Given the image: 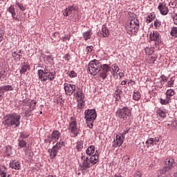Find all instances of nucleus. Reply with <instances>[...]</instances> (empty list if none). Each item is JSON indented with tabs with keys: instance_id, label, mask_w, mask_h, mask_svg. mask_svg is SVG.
Segmentation results:
<instances>
[{
	"instance_id": "2eb2a0df",
	"label": "nucleus",
	"mask_w": 177,
	"mask_h": 177,
	"mask_svg": "<svg viewBox=\"0 0 177 177\" xmlns=\"http://www.w3.org/2000/svg\"><path fill=\"white\" fill-rule=\"evenodd\" d=\"M78 10V7H77L76 6H68L67 8H66V10L64 11V16H70V15H71V13H75V12H77V10Z\"/></svg>"
},
{
	"instance_id": "c03bdc74",
	"label": "nucleus",
	"mask_w": 177,
	"mask_h": 177,
	"mask_svg": "<svg viewBox=\"0 0 177 177\" xmlns=\"http://www.w3.org/2000/svg\"><path fill=\"white\" fill-rule=\"evenodd\" d=\"M36 104H37V102L34 100H31L29 105L30 111H32V110H34V109H35Z\"/></svg>"
},
{
	"instance_id": "a19ab883",
	"label": "nucleus",
	"mask_w": 177,
	"mask_h": 177,
	"mask_svg": "<svg viewBox=\"0 0 177 177\" xmlns=\"http://www.w3.org/2000/svg\"><path fill=\"white\" fill-rule=\"evenodd\" d=\"M93 51V46H87L86 47V53H87V55H92Z\"/></svg>"
},
{
	"instance_id": "e433bc0d",
	"label": "nucleus",
	"mask_w": 177,
	"mask_h": 177,
	"mask_svg": "<svg viewBox=\"0 0 177 177\" xmlns=\"http://www.w3.org/2000/svg\"><path fill=\"white\" fill-rule=\"evenodd\" d=\"M19 138L20 139H28V138H30V134L26 133V131H22L19 133Z\"/></svg>"
},
{
	"instance_id": "f3484780",
	"label": "nucleus",
	"mask_w": 177,
	"mask_h": 177,
	"mask_svg": "<svg viewBox=\"0 0 177 177\" xmlns=\"http://www.w3.org/2000/svg\"><path fill=\"white\" fill-rule=\"evenodd\" d=\"M14 89L13 86L7 84L0 86V93H5V92H12V91H14Z\"/></svg>"
},
{
	"instance_id": "a18cd8bd",
	"label": "nucleus",
	"mask_w": 177,
	"mask_h": 177,
	"mask_svg": "<svg viewBox=\"0 0 177 177\" xmlns=\"http://www.w3.org/2000/svg\"><path fill=\"white\" fill-rule=\"evenodd\" d=\"M169 6H170V8H172L173 9H175V8H176V1L171 0L169 3Z\"/></svg>"
},
{
	"instance_id": "79ce46f5",
	"label": "nucleus",
	"mask_w": 177,
	"mask_h": 177,
	"mask_svg": "<svg viewBox=\"0 0 177 177\" xmlns=\"http://www.w3.org/2000/svg\"><path fill=\"white\" fill-rule=\"evenodd\" d=\"M67 74L70 78H75L77 75V73L74 71H69L67 73Z\"/></svg>"
},
{
	"instance_id": "680f3d73",
	"label": "nucleus",
	"mask_w": 177,
	"mask_h": 177,
	"mask_svg": "<svg viewBox=\"0 0 177 177\" xmlns=\"http://www.w3.org/2000/svg\"><path fill=\"white\" fill-rule=\"evenodd\" d=\"M158 142H160V137H155L153 138V142L155 143V145H157Z\"/></svg>"
},
{
	"instance_id": "5701e85b",
	"label": "nucleus",
	"mask_w": 177,
	"mask_h": 177,
	"mask_svg": "<svg viewBox=\"0 0 177 177\" xmlns=\"http://www.w3.org/2000/svg\"><path fill=\"white\" fill-rule=\"evenodd\" d=\"M50 157L51 160H53V158H56V156H57V153H59V151L57 149H55V148H51L48 150Z\"/></svg>"
},
{
	"instance_id": "dca6fc26",
	"label": "nucleus",
	"mask_w": 177,
	"mask_h": 177,
	"mask_svg": "<svg viewBox=\"0 0 177 177\" xmlns=\"http://www.w3.org/2000/svg\"><path fill=\"white\" fill-rule=\"evenodd\" d=\"M73 96L77 98V100H85V94H84L81 88H79L76 92H75Z\"/></svg>"
},
{
	"instance_id": "774afa93",
	"label": "nucleus",
	"mask_w": 177,
	"mask_h": 177,
	"mask_svg": "<svg viewBox=\"0 0 177 177\" xmlns=\"http://www.w3.org/2000/svg\"><path fill=\"white\" fill-rule=\"evenodd\" d=\"M115 177H122V176L121 175V174H116L115 175Z\"/></svg>"
},
{
	"instance_id": "4c0bfd02",
	"label": "nucleus",
	"mask_w": 177,
	"mask_h": 177,
	"mask_svg": "<svg viewBox=\"0 0 177 177\" xmlns=\"http://www.w3.org/2000/svg\"><path fill=\"white\" fill-rule=\"evenodd\" d=\"M19 144L18 145L19 147H21V149H24V147H27V142L24 140H18Z\"/></svg>"
},
{
	"instance_id": "5fc2aeb1",
	"label": "nucleus",
	"mask_w": 177,
	"mask_h": 177,
	"mask_svg": "<svg viewBox=\"0 0 177 177\" xmlns=\"http://www.w3.org/2000/svg\"><path fill=\"white\" fill-rule=\"evenodd\" d=\"M174 82H175V79H174V77H171V78L170 79V81H169V82H167V86H168L169 87L172 86V85H174Z\"/></svg>"
},
{
	"instance_id": "b1692460",
	"label": "nucleus",
	"mask_w": 177,
	"mask_h": 177,
	"mask_svg": "<svg viewBox=\"0 0 177 177\" xmlns=\"http://www.w3.org/2000/svg\"><path fill=\"white\" fill-rule=\"evenodd\" d=\"M121 95H122V91L117 88L114 93V97L115 98L116 102L121 100Z\"/></svg>"
},
{
	"instance_id": "a211bd4d",
	"label": "nucleus",
	"mask_w": 177,
	"mask_h": 177,
	"mask_svg": "<svg viewBox=\"0 0 177 177\" xmlns=\"http://www.w3.org/2000/svg\"><path fill=\"white\" fill-rule=\"evenodd\" d=\"M10 168H12V169H16L17 171H19L20 168H21V166L20 165V162L12 160L10 162Z\"/></svg>"
},
{
	"instance_id": "f257e3e1",
	"label": "nucleus",
	"mask_w": 177,
	"mask_h": 177,
	"mask_svg": "<svg viewBox=\"0 0 177 177\" xmlns=\"http://www.w3.org/2000/svg\"><path fill=\"white\" fill-rule=\"evenodd\" d=\"M82 162L80 164V169L82 174L86 172V169H89L91 167H93L95 164L99 162V153L95 151V153L90 157L86 156L84 153L81 156Z\"/></svg>"
},
{
	"instance_id": "20e7f679",
	"label": "nucleus",
	"mask_w": 177,
	"mask_h": 177,
	"mask_svg": "<svg viewBox=\"0 0 177 177\" xmlns=\"http://www.w3.org/2000/svg\"><path fill=\"white\" fill-rule=\"evenodd\" d=\"M131 113H132L131 109L128 106H124L116 111L115 115L119 118V120H121L122 121H127V120L131 117Z\"/></svg>"
},
{
	"instance_id": "39448f33",
	"label": "nucleus",
	"mask_w": 177,
	"mask_h": 177,
	"mask_svg": "<svg viewBox=\"0 0 177 177\" xmlns=\"http://www.w3.org/2000/svg\"><path fill=\"white\" fill-rule=\"evenodd\" d=\"M139 19H131L126 26V31L129 35H136L139 30Z\"/></svg>"
},
{
	"instance_id": "3c124183",
	"label": "nucleus",
	"mask_w": 177,
	"mask_h": 177,
	"mask_svg": "<svg viewBox=\"0 0 177 177\" xmlns=\"http://www.w3.org/2000/svg\"><path fill=\"white\" fill-rule=\"evenodd\" d=\"M45 59L48 62V63H53V57L52 55H46Z\"/></svg>"
},
{
	"instance_id": "09e8293b",
	"label": "nucleus",
	"mask_w": 177,
	"mask_h": 177,
	"mask_svg": "<svg viewBox=\"0 0 177 177\" xmlns=\"http://www.w3.org/2000/svg\"><path fill=\"white\" fill-rule=\"evenodd\" d=\"M16 5H17L18 8L20 9V10H21L22 12H24V10H26V7H24V6H23V4L19 3V1L16 2Z\"/></svg>"
},
{
	"instance_id": "a878e982",
	"label": "nucleus",
	"mask_w": 177,
	"mask_h": 177,
	"mask_svg": "<svg viewBox=\"0 0 177 177\" xmlns=\"http://www.w3.org/2000/svg\"><path fill=\"white\" fill-rule=\"evenodd\" d=\"M82 35L84 41H88V39H91V37H92V30L89 29L88 30L84 32Z\"/></svg>"
},
{
	"instance_id": "c756f323",
	"label": "nucleus",
	"mask_w": 177,
	"mask_h": 177,
	"mask_svg": "<svg viewBox=\"0 0 177 177\" xmlns=\"http://www.w3.org/2000/svg\"><path fill=\"white\" fill-rule=\"evenodd\" d=\"M77 110H82L85 107V100H77Z\"/></svg>"
},
{
	"instance_id": "864d4df0",
	"label": "nucleus",
	"mask_w": 177,
	"mask_h": 177,
	"mask_svg": "<svg viewBox=\"0 0 177 177\" xmlns=\"http://www.w3.org/2000/svg\"><path fill=\"white\" fill-rule=\"evenodd\" d=\"M5 35V32L3 30L0 29V44L3 41V35Z\"/></svg>"
},
{
	"instance_id": "423d86ee",
	"label": "nucleus",
	"mask_w": 177,
	"mask_h": 177,
	"mask_svg": "<svg viewBox=\"0 0 177 177\" xmlns=\"http://www.w3.org/2000/svg\"><path fill=\"white\" fill-rule=\"evenodd\" d=\"M73 117L71 118V121L69 122L68 130L73 133L74 138H77L80 135V128H78L77 120H73Z\"/></svg>"
},
{
	"instance_id": "72a5a7b5",
	"label": "nucleus",
	"mask_w": 177,
	"mask_h": 177,
	"mask_svg": "<svg viewBox=\"0 0 177 177\" xmlns=\"http://www.w3.org/2000/svg\"><path fill=\"white\" fill-rule=\"evenodd\" d=\"M6 167L5 166L0 167V177H7Z\"/></svg>"
},
{
	"instance_id": "052dcab7",
	"label": "nucleus",
	"mask_w": 177,
	"mask_h": 177,
	"mask_svg": "<svg viewBox=\"0 0 177 177\" xmlns=\"http://www.w3.org/2000/svg\"><path fill=\"white\" fill-rule=\"evenodd\" d=\"M87 127L90 128V129H92L93 128V122H86Z\"/></svg>"
},
{
	"instance_id": "ddd939ff",
	"label": "nucleus",
	"mask_w": 177,
	"mask_h": 177,
	"mask_svg": "<svg viewBox=\"0 0 177 177\" xmlns=\"http://www.w3.org/2000/svg\"><path fill=\"white\" fill-rule=\"evenodd\" d=\"M158 10H159L160 15H162L163 16H166V15H168V12H169V9L167 7V3H165V2L158 3Z\"/></svg>"
},
{
	"instance_id": "f03ea898",
	"label": "nucleus",
	"mask_w": 177,
	"mask_h": 177,
	"mask_svg": "<svg viewBox=\"0 0 177 177\" xmlns=\"http://www.w3.org/2000/svg\"><path fill=\"white\" fill-rule=\"evenodd\" d=\"M20 120H21V115L17 113H9L4 117L3 124L6 127L18 128V127H20Z\"/></svg>"
},
{
	"instance_id": "c9c22d12",
	"label": "nucleus",
	"mask_w": 177,
	"mask_h": 177,
	"mask_svg": "<svg viewBox=\"0 0 177 177\" xmlns=\"http://www.w3.org/2000/svg\"><path fill=\"white\" fill-rule=\"evenodd\" d=\"M145 51L146 55H147L148 56H151V55H153L154 53V50L153 49V48L147 47L145 48Z\"/></svg>"
},
{
	"instance_id": "6e6d98bb",
	"label": "nucleus",
	"mask_w": 177,
	"mask_h": 177,
	"mask_svg": "<svg viewBox=\"0 0 177 177\" xmlns=\"http://www.w3.org/2000/svg\"><path fill=\"white\" fill-rule=\"evenodd\" d=\"M160 78L161 82H167V81H168V77L165 76V75H162Z\"/></svg>"
},
{
	"instance_id": "bb28decb",
	"label": "nucleus",
	"mask_w": 177,
	"mask_h": 177,
	"mask_svg": "<svg viewBox=\"0 0 177 177\" xmlns=\"http://www.w3.org/2000/svg\"><path fill=\"white\" fill-rule=\"evenodd\" d=\"M11 53L15 60H17V62H20V60H21V55H20L19 53H17L16 50H12Z\"/></svg>"
},
{
	"instance_id": "0e129e2a",
	"label": "nucleus",
	"mask_w": 177,
	"mask_h": 177,
	"mask_svg": "<svg viewBox=\"0 0 177 177\" xmlns=\"http://www.w3.org/2000/svg\"><path fill=\"white\" fill-rule=\"evenodd\" d=\"M65 59H66V60H67V62H68V60H70V59H71V56L70 55V53H67L65 55Z\"/></svg>"
},
{
	"instance_id": "4d7b16f0",
	"label": "nucleus",
	"mask_w": 177,
	"mask_h": 177,
	"mask_svg": "<svg viewBox=\"0 0 177 177\" xmlns=\"http://www.w3.org/2000/svg\"><path fill=\"white\" fill-rule=\"evenodd\" d=\"M7 10L8 12H9V13H13L14 12H15V6H10Z\"/></svg>"
},
{
	"instance_id": "ea45409f",
	"label": "nucleus",
	"mask_w": 177,
	"mask_h": 177,
	"mask_svg": "<svg viewBox=\"0 0 177 177\" xmlns=\"http://www.w3.org/2000/svg\"><path fill=\"white\" fill-rule=\"evenodd\" d=\"M170 35H171V37H175V38H177V27H173L171 28Z\"/></svg>"
},
{
	"instance_id": "49530a36",
	"label": "nucleus",
	"mask_w": 177,
	"mask_h": 177,
	"mask_svg": "<svg viewBox=\"0 0 177 177\" xmlns=\"http://www.w3.org/2000/svg\"><path fill=\"white\" fill-rule=\"evenodd\" d=\"M146 145H148L149 146H151V145H155L154 143V138H149L146 142H145Z\"/></svg>"
},
{
	"instance_id": "412c9836",
	"label": "nucleus",
	"mask_w": 177,
	"mask_h": 177,
	"mask_svg": "<svg viewBox=\"0 0 177 177\" xmlns=\"http://www.w3.org/2000/svg\"><path fill=\"white\" fill-rule=\"evenodd\" d=\"M86 154H87V156H90L91 157H92V156H95V154H96V151H95V146H89L88 149H86Z\"/></svg>"
},
{
	"instance_id": "6e6552de",
	"label": "nucleus",
	"mask_w": 177,
	"mask_h": 177,
	"mask_svg": "<svg viewBox=\"0 0 177 177\" xmlns=\"http://www.w3.org/2000/svg\"><path fill=\"white\" fill-rule=\"evenodd\" d=\"M38 78L41 82H46V81H55L56 78V73L50 72L48 73H46L45 75H41V76H39Z\"/></svg>"
},
{
	"instance_id": "8fccbe9b",
	"label": "nucleus",
	"mask_w": 177,
	"mask_h": 177,
	"mask_svg": "<svg viewBox=\"0 0 177 177\" xmlns=\"http://www.w3.org/2000/svg\"><path fill=\"white\" fill-rule=\"evenodd\" d=\"M129 16L131 20H138V18H136V15L132 12H129Z\"/></svg>"
},
{
	"instance_id": "f8f14e48",
	"label": "nucleus",
	"mask_w": 177,
	"mask_h": 177,
	"mask_svg": "<svg viewBox=\"0 0 177 177\" xmlns=\"http://www.w3.org/2000/svg\"><path fill=\"white\" fill-rule=\"evenodd\" d=\"M149 39L150 41H154L156 45H160V44H161V40H160V32L157 30H153L150 32Z\"/></svg>"
},
{
	"instance_id": "37998d69",
	"label": "nucleus",
	"mask_w": 177,
	"mask_h": 177,
	"mask_svg": "<svg viewBox=\"0 0 177 177\" xmlns=\"http://www.w3.org/2000/svg\"><path fill=\"white\" fill-rule=\"evenodd\" d=\"M169 100H171L168 99L167 97H166V99L160 98V103L161 104L167 105V104H168V103H169Z\"/></svg>"
},
{
	"instance_id": "58836bf2",
	"label": "nucleus",
	"mask_w": 177,
	"mask_h": 177,
	"mask_svg": "<svg viewBox=\"0 0 177 177\" xmlns=\"http://www.w3.org/2000/svg\"><path fill=\"white\" fill-rule=\"evenodd\" d=\"M133 100H140V93L139 91H136L133 92Z\"/></svg>"
},
{
	"instance_id": "bf43d9fd",
	"label": "nucleus",
	"mask_w": 177,
	"mask_h": 177,
	"mask_svg": "<svg viewBox=\"0 0 177 177\" xmlns=\"http://www.w3.org/2000/svg\"><path fill=\"white\" fill-rule=\"evenodd\" d=\"M11 15L12 19H14L15 20H19V17H17V15H16V11H15L14 12H11Z\"/></svg>"
},
{
	"instance_id": "aec40b11",
	"label": "nucleus",
	"mask_w": 177,
	"mask_h": 177,
	"mask_svg": "<svg viewBox=\"0 0 177 177\" xmlns=\"http://www.w3.org/2000/svg\"><path fill=\"white\" fill-rule=\"evenodd\" d=\"M156 113L160 118H165L167 117V109H165L159 108L156 110Z\"/></svg>"
},
{
	"instance_id": "6ab92c4d",
	"label": "nucleus",
	"mask_w": 177,
	"mask_h": 177,
	"mask_svg": "<svg viewBox=\"0 0 177 177\" xmlns=\"http://www.w3.org/2000/svg\"><path fill=\"white\" fill-rule=\"evenodd\" d=\"M168 171H170L169 167H164L163 169H159L157 171V176L165 177V176H162V175H165L168 174Z\"/></svg>"
},
{
	"instance_id": "c85d7f7f",
	"label": "nucleus",
	"mask_w": 177,
	"mask_h": 177,
	"mask_svg": "<svg viewBox=\"0 0 177 177\" xmlns=\"http://www.w3.org/2000/svg\"><path fill=\"white\" fill-rule=\"evenodd\" d=\"M156 19V14L154 12H150L148 14L147 18V23H151L153 20Z\"/></svg>"
},
{
	"instance_id": "7ed1b4c3",
	"label": "nucleus",
	"mask_w": 177,
	"mask_h": 177,
	"mask_svg": "<svg viewBox=\"0 0 177 177\" xmlns=\"http://www.w3.org/2000/svg\"><path fill=\"white\" fill-rule=\"evenodd\" d=\"M102 70V63L97 59L90 61L87 66V71L91 75H96Z\"/></svg>"
},
{
	"instance_id": "13d9d810",
	"label": "nucleus",
	"mask_w": 177,
	"mask_h": 177,
	"mask_svg": "<svg viewBox=\"0 0 177 177\" xmlns=\"http://www.w3.org/2000/svg\"><path fill=\"white\" fill-rule=\"evenodd\" d=\"M112 68L113 70H116L117 72H119L120 71V66H118V65H117V64H114L112 65Z\"/></svg>"
},
{
	"instance_id": "338daca9",
	"label": "nucleus",
	"mask_w": 177,
	"mask_h": 177,
	"mask_svg": "<svg viewBox=\"0 0 177 177\" xmlns=\"http://www.w3.org/2000/svg\"><path fill=\"white\" fill-rule=\"evenodd\" d=\"M10 149H9V148H6V156H10V154H12V153L10 152V151H9Z\"/></svg>"
},
{
	"instance_id": "7c9ffc66",
	"label": "nucleus",
	"mask_w": 177,
	"mask_h": 177,
	"mask_svg": "<svg viewBox=\"0 0 177 177\" xmlns=\"http://www.w3.org/2000/svg\"><path fill=\"white\" fill-rule=\"evenodd\" d=\"M28 70H30V65L28 64L22 65L19 71V73L20 74H24L27 73Z\"/></svg>"
},
{
	"instance_id": "de8ad7c7",
	"label": "nucleus",
	"mask_w": 177,
	"mask_h": 177,
	"mask_svg": "<svg viewBox=\"0 0 177 177\" xmlns=\"http://www.w3.org/2000/svg\"><path fill=\"white\" fill-rule=\"evenodd\" d=\"M153 26L156 27V28H160V27H161V21H160L158 19H156Z\"/></svg>"
},
{
	"instance_id": "473e14b6",
	"label": "nucleus",
	"mask_w": 177,
	"mask_h": 177,
	"mask_svg": "<svg viewBox=\"0 0 177 177\" xmlns=\"http://www.w3.org/2000/svg\"><path fill=\"white\" fill-rule=\"evenodd\" d=\"M84 149V141H78L76 144V150L77 151H81Z\"/></svg>"
},
{
	"instance_id": "2f4dec72",
	"label": "nucleus",
	"mask_w": 177,
	"mask_h": 177,
	"mask_svg": "<svg viewBox=\"0 0 177 177\" xmlns=\"http://www.w3.org/2000/svg\"><path fill=\"white\" fill-rule=\"evenodd\" d=\"M174 158L166 159L165 164H166L167 167H165L170 168V170H171V167H172V165H174Z\"/></svg>"
},
{
	"instance_id": "1a4fd4ad",
	"label": "nucleus",
	"mask_w": 177,
	"mask_h": 177,
	"mask_svg": "<svg viewBox=\"0 0 177 177\" xmlns=\"http://www.w3.org/2000/svg\"><path fill=\"white\" fill-rule=\"evenodd\" d=\"M61 135L62 134L60 133V131L57 130L53 131L50 135H49L48 137V140L49 143H52V142H54L53 145H55V143H56V142H57V140L60 139Z\"/></svg>"
},
{
	"instance_id": "69168bd1",
	"label": "nucleus",
	"mask_w": 177,
	"mask_h": 177,
	"mask_svg": "<svg viewBox=\"0 0 177 177\" xmlns=\"http://www.w3.org/2000/svg\"><path fill=\"white\" fill-rule=\"evenodd\" d=\"M128 133V131L124 130L123 133L122 134H119L120 136H123V138H125V135Z\"/></svg>"
},
{
	"instance_id": "9d476101",
	"label": "nucleus",
	"mask_w": 177,
	"mask_h": 177,
	"mask_svg": "<svg viewBox=\"0 0 177 177\" xmlns=\"http://www.w3.org/2000/svg\"><path fill=\"white\" fill-rule=\"evenodd\" d=\"M100 71H101L100 73V78H102L103 80H106L110 71V66H109V64H102Z\"/></svg>"
},
{
	"instance_id": "4be33fe9",
	"label": "nucleus",
	"mask_w": 177,
	"mask_h": 177,
	"mask_svg": "<svg viewBox=\"0 0 177 177\" xmlns=\"http://www.w3.org/2000/svg\"><path fill=\"white\" fill-rule=\"evenodd\" d=\"M48 73H50V71L49 70V67L45 66L44 70L39 69L37 71V77H41L42 75H44L45 74H48Z\"/></svg>"
},
{
	"instance_id": "4468645a",
	"label": "nucleus",
	"mask_w": 177,
	"mask_h": 177,
	"mask_svg": "<svg viewBox=\"0 0 177 177\" xmlns=\"http://www.w3.org/2000/svg\"><path fill=\"white\" fill-rule=\"evenodd\" d=\"M124 140H125V137L120 135H116L115 139L113 140V146H114V147H120L122 146Z\"/></svg>"
},
{
	"instance_id": "f704fd0d",
	"label": "nucleus",
	"mask_w": 177,
	"mask_h": 177,
	"mask_svg": "<svg viewBox=\"0 0 177 177\" xmlns=\"http://www.w3.org/2000/svg\"><path fill=\"white\" fill-rule=\"evenodd\" d=\"M175 95V91L172 89H169L166 92V97L167 99H170L171 100V96H174Z\"/></svg>"
},
{
	"instance_id": "e2e57ef3",
	"label": "nucleus",
	"mask_w": 177,
	"mask_h": 177,
	"mask_svg": "<svg viewBox=\"0 0 177 177\" xmlns=\"http://www.w3.org/2000/svg\"><path fill=\"white\" fill-rule=\"evenodd\" d=\"M134 177H142V173L140 171L136 172Z\"/></svg>"
},
{
	"instance_id": "9b49d317",
	"label": "nucleus",
	"mask_w": 177,
	"mask_h": 177,
	"mask_svg": "<svg viewBox=\"0 0 177 177\" xmlns=\"http://www.w3.org/2000/svg\"><path fill=\"white\" fill-rule=\"evenodd\" d=\"M64 86L65 93L68 96H71L73 93H75L76 86L75 84L64 83Z\"/></svg>"
},
{
	"instance_id": "393cba45",
	"label": "nucleus",
	"mask_w": 177,
	"mask_h": 177,
	"mask_svg": "<svg viewBox=\"0 0 177 177\" xmlns=\"http://www.w3.org/2000/svg\"><path fill=\"white\" fill-rule=\"evenodd\" d=\"M102 34L104 38H107L109 37V35H110V31H109V28H107L106 25H102Z\"/></svg>"
},
{
	"instance_id": "0eeeda50",
	"label": "nucleus",
	"mask_w": 177,
	"mask_h": 177,
	"mask_svg": "<svg viewBox=\"0 0 177 177\" xmlns=\"http://www.w3.org/2000/svg\"><path fill=\"white\" fill-rule=\"evenodd\" d=\"M97 115L95 109H87L84 111V119L86 122H94Z\"/></svg>"
},
{
	"instance_id": "603ef678",
	"label": "nucleus",
	"mask_w": 177,
	"mask_h": 177,
	"mask_svg": "<svg viewBox=\"0 0 177 177\" xmlns=\"http://www.w3.org/2000/svg\"><path fill=\"white\" fill-rule=\"evenodd\" d=\"M171 18L173 19L174 20V24H176L177 25V14L174 12L172 15H171Z\"/></svg>"
},
{
	"instance_id": "cd10ccee",
	"label": "nucleus",
	"mask_w": 177,
	"mask_h": 177,
	"mask_svg": "<svg viewBox=\"0 0 177 177\" xmlns=\"http://www.w3.org/2000/svg\"><path fill=\"white\" fill-rule=\"evenodd\" d=\"M64 146V141L56 142L55 145L53 146V148L59 151L62 147Z\"/></svg>"
}]
</instances>
